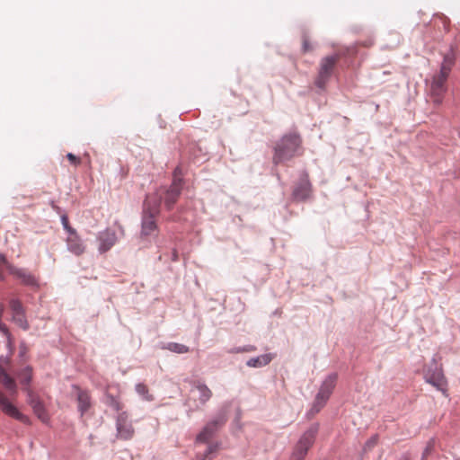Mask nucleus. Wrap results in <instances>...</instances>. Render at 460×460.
<instances>
[{"label": "nucleus", "mask_w": 460, "mask_h": 460, "mask_svg": "<svg viewBox=\"0 0 460 460\" xmlns=\"http://www.w3.org/2000/svg\"><path fill=\"white\" fill-rule=\"evenodd\" d=\"M182 189L181 171L179 167L174 170L173 180L169 187H160L155 192L146 196L143 207L142 228L140 237L147 239L158 234L155 221L160 213V206L164 202L166 209L171 210L177 202Z\"/></svg>", "instance_id": "1"}, {"label": "nucleus", "mask_w": 460, "mask_h": 460, "mask_svg": "<svg viewBox=\"0 0 460 460\" xmlns=\"http://www.w3.org/2000/svg\"><path fill=\"white\" fill-rule=\"evenodd\" d=\"M302 138L299 134H285L274 146L273 163L279 164L302 154Z\"/></svg>", "instance_id": "2"}, {"label": "nucleus", "mask_w": 460, "mask_h": 460, "mask_svg": "<svg viewBox=\"0 0 460 460\" xmlns=\"http://www.w3.org/2000/svg\"><path fill=\"white\" fill-rule=\"evenodd\" d=\"M0 383L9 392L15 393L16 385L14 380L6 374L4 368L0 366ZM0 410L6 415L24 423L29 424L30 420L27 416L19 411V410L0 392Z\"/></svg>", "instance_id": "3"}, {"label": "nucleus", "mask_w": 460, "mask_h": 460, "mask_svg": "<svg viewBox=\"0 0 460 460\" xmlns=\"http://www.w3.org/2000/svg\"><path fill=\"white\" fill-rule=\"evenodd\" d=\"M337 378L338 375L332 373L324 379L315 396L311 412L317 413L325 405L336 385Z\"/></svg>", "instance_id": "4"}, {"label": "nucleus", "mask_w": 460, "mask_h": 460, "mask_svg": "<svg viewBox=\"0 0 460 460\" xmlns=\"http://www.w3.org/2000/svg\"><path fill=\"white\" fill-rule=\"evenodd\" d=\"M341 58L340 54H333L332 56L324 57L321 59L319 64L318 76L315 84L318 87L323 88L331 78L335 66Z\"/></svg>", "instance_id": "5"}, {"label": "nucleus", "mask_w": 460, "mask_h": 460, "mask_svg": "<svg viewBox=\"0 0 460 460\" xmlns=\"http://www.w3.org/2000/svg\"><path fill=\"white\" fill-rule=\"evenodd\" d=\"M317 427H311L300 438L293 451L291 460H303L314 442Z\"/></svg>", "instance_id": "6"}, {"label": "nucleus", "mask_w": 460, "mask_h": 460, "mask_svg": "<svg viewBox=\"0 0 460 460\" xmlns=\"http://www.w3.org/2000/svg\"><path fill=\"white\" fill-rule=\"evenodd\" d=\"M424 377L428 383L431 384L438 390L446 392L447 380L441 366L438 364L435 358L432 359L431 366L425 370Z\"/></svg>", "instance_id": "7"}, {"label": "nucleus", "mask_w": 460, "mask_h": 460, "mask_svg": "<svg viewBox=\"0 0 460 460\" xmlns=\"http://www.w3.org/2000/svg\"><path fill=\"white\" fill-rule=\"evenodd\" d=\"M447 77L448 75L440 73L433 76L429 89V96L436 106H439L443 102L444 95L447 92L446 82Z\"/></svg>", "instance_id": "8"}, {"label": "nucleus", "mask_w": 460, "mask_h": 460, "mask_svg": "<svg viewBox=\"0 0 460 460\" xmlns=\"http://www.w3.org/2000/svg\"><path fill=\"white\" fill-rule=\"evenodd\" d=\"M226 423V419L223 416H219L215 420L207 423L202 430L197 436V442L206 443L214 436L217 429Z\"/></svg>", "instance_id": "9"}, {"label": "nucleus", "mask_w": 460, "mask_h": 460, "mask_svg": "<svg viewBox=\"0 0 460 460\" xmlns=\"http://www.w3.org/2000/svg\"><path fill=\"white\" fill-rule=\"evenodd\" d=\"M312 195V184L308 174L304 173L293 190V197L296 200H306Z\"/></svg>", "instance_id": "10"}, {"label": "nucleus", "mask_w": 460, "mask_h": 460, "mask_svg": "<svg viewBox=\"0 0 460 460\" xmlns=\"http://www.w3.org/2000/svg\"><path fill=\"white\" fill-rule=\"evenodd\" d=\"M117 431L120 438L129 439L134 435V429L131 423L128 421V415L123 411L119 414L117 418Z\"/></svg>", "instance_id": "11"}, {"label": "nucleus", "mask_w": 460, "mask_h": 460, "mask_svg": "<svg viewBox=\"0 0 460 460\" xmlns=\"http://www.w3.org/2000/svg\"><path fill=\"white\" fill-rule=\"evenodd\" d=\"M98 250L101 253L108 252L117 242L115 231L107 228L98 234Z\"/></svg>", "instance_id": "12"}, {"label": "nucleus", "mask_w": 460, "mask_h": 460, "mask_svg": "<svg viewBox=\"0 0 460 460\" xmlns=\"http://www.w3.org/2000/svg\"><path fill=\"white\" fill-rule=\"evenodd\" d=\"M66 242L68 251L75 255L80 256L85 252V245L76 231L68 234Z\"/></svg>", "instance_id": "13"}, {"label": "nucleus", "mask_w": 460, "mask_h": 460, "mask_svg": "<svg viewBox=\"0 0 460 460\" xmlns=\"http://www.w3.org/2000/svg\"><path fill=\"white\" fill-rule=\"evenodd\" d=\"M192 392L198 393V403L196 409L205 405L212 397L211 390L205 385L199 381L193 383Z\"/></svg>", "instance_id": "14"}, {"label": "nucleus", "mask_w": 460, "mask_h": 460, "mask_svg": "<svg viewBox=\"0 0 460 460\" xmlns=\"http://www.w3.org/2000/svg\"><path fill=\"white\" fill-rule=\"evenodd\" d=\"M29 403L32 407L34 413L42 422L47 423L49 420V417L45 410L43 403L37 396L33 395L31 393H29Z\"/></svg>", "instance_id": "15"}, {"label": "nucleus", "mask_w": 460, "mask_h": 460, "mask_svg": "<svg viewBox=\"0 0 460 460\" xmlns=\"http://www.w3.org/2000/svg\"><path fill=\"white\" fill-rule=\"evenodd\" d=\"M73 388L76 391L78 410L81 414H84L91 407L90 395L86 391L81 390L78 386L74 385Z\"/></svg>", "instance_id": "16"}, {"label": "nucleus", "mask_w": 460, "mask_h": 460, "mask_svg": "<svg viewBox=\"0 0 460 460\" xmlns=\"http://www.w3.org/2000/svg\"><path fill=\"white\" fill-rule=\"evenodd\" d=\"M12 274L21 281L22 284L26 286H37V279L28 270L23 269H13Z\"/></svg>", "instance_id": "17"}, {"label": "nucleus", "mask_w": 460, "mask_h": 460, "mask_svg": "<svg viewBox=\"0 0 460 460\" xmlns=\"http://www.w3.org/2000/svg\"><path fill=\"white\" fill-rule=\"evenodd\" d=\"M455 60L456 55L453 49H450L447 54L444 55L439 73L446 75H449L450 71L455 64Z\"/></svg>", "instance_id": "18"}, {"label": "nucleus", "mask_w": 460, "mask_h": 460, "mask_svg": "<svg viewBox=\"0 0 460 460\" xmlns=\"http://www.w3.org/2000/svg\"><path fill=\"white\" fill-rule=\"evenodd\" d=\"M274 358L271 353L263 354L256 358H250L246 365L250 367H261L268 365Z\"/></svg>", "instance_id": "19"}, {"label": "nucleus", "mask_w": 460, "mask_h": 460, "mask_svg": "<svg viewBox=\"0 0 460 460\" xmlns=\"http://www.w3.org/2000/svg\"><path fill=\"white\" fill-rule=\"evenodd\" d=\"M12 320L16 325H18L20 328H22L24 331L28 330L30 327L29 323L26 318V315H25V311L13 314Z\"/></svg>", "instance_id": "20"}, {"label": "nucleus", "mask_w": 460, "mask_h": 460, "mask_svg": "<svg viewBox=\"0 0 460 460\" xmlns=\"http://www.w3.org/2000/svg\"><path fill=\"white\" fill-rule=\"evenodd\" d=\"M166 349L170 351L178 353V354H184L190 351L189 347L176 342H170L167 344Z\"/></svg>", "instance_id": "21"}, {"label": "nucleus", "mask_w": 460, "mask_h": 460, "mask_svg": "<svg viewBox=\"0 0 460 460\" xmlns=\"http://www.w3.org/2000/svg\"><path fill=\"white\" fill-rule=\"evenodd\" d=\"M136 391L146 401H152L154 399L153 395L149 394L147 386L144 384H137L136 385Z\"/></svg>", "instance_id": "22"}, {"label": "nucleus", "mask_w": 460, "mask_h": 460, "mask_svg": "<svg viewBox=\"0 0 460 460\" xmlns=\"http://www.w3.org/2000/svg\"><path fill=\"white\" fill-rule=\"evenodd\" d=\"M9 306L12 311V315L16 313H22V312L25 311L22 302L16 298H12L9 301Z\"/></svg>", "instance_id": "23"}, {"label": "nucleus", "mask_w": 460, "mask_h": 460, "mask_svg": "<svg viewBox=\"0 0 460 460\" xmlns=\"http://www.w3.org/2000/svg\"><path fill=\"white\" fill-rule=\"evenodd\" d=\"M4 313V305L0 303V332H3L8 339L9 343H11V334L7 326L2 322V317Z\"/></svg>", "instance_id": "24"}, {"label": "nucleus", "mask_w": 460, "mask_h": 460, "mask_svg": "<svg viewBox=\"0 0 460 460\" xmlns=\"http://www.w3.org/2000/svg\"><path fill=\"white\" fill-rule=\"evenodd\" d=\"M18 378L22 385H28L31 378V369L29 367H25L19 373Z\"/></svg>", "instance_id": "25"}, {"label": "nucleus", "mask_w": 460, "mask_h": 460, "mask_svg": "<svg viewBox=\"0 0 460 460\" xmlns=\"http://www.w3.org/2000/svg\"><path fill=\"white\" fill-rule=\"evenodd\" d=\"M61 223L63 225L64 229L66 231L67 234L72 233V231H76L69 225L68 217L66 215L61 216Z\"/></svg>", "instance_id": "26"}, {"label": "nucleus", "mask_w": 460, "mask_h": 460, "mask_svg": "<svg viewBox=\"0 0 460 460\" xmlns=\"http://www.w3.org/2000/svg\"><path fill=\"white\" fill-rule=\"evenodd\" d=\"M218 449V447L217 445L216 444H210L207 449V452L203 457L202 460H210L211 459V456L210 455H212L213 453L217 452Z\"/></svg>", "instance_id": "27"}, {"label": "nucleus", "mask_w": 460, "mask_h": 460, "mask_svg": "<svg viewBox=\"0 0 460 460\" xmlns=\"http://www.w3.org/2000/svg\"><path fill=\"white\" fill-rule=\"evenodd\" d=\"M66 158L68 159V161L74 164L75 166H77L81 164V159L76 157L75 155H73L72 153H68L66 155Z\"/></svg>", "instance_id": "28"}, {"label": "nucleus", "mask_w": 460, "mask_h": 460, "mask_svg": "<svg viewBox=\"0 0 460 460\" xmlns=\"http://www.w3.org/2000/svg\"><path fill=\"white\" fill-rule=\"evenodd\" d=\"M302 47H303L304 52H308L313 49V48L310 44V40H309L308 37L305 35L303 37V46Z\"/></svg>", "instance_id": "29"}, {"label": "nucleus", "mask_w": 460, "mask_h": 460, "mask_svg": "<svg viewBox=\"0 0 460 460\" xmlns=\"http://www.w3.org/2000/svg\"><path fill=\"white\" fill-rule=\"evenodd\" d=\"M437 20L442 24L446 31H449V20L447 17L439 16Z\"/></svg>", "instance_id": "30"}, {"label": "nucleus", "mask_w": 460, "mask_h": 460, "mask_svg": "<svg viewBox=\"0 0 460 460\" xmlns=\"http://www.w3.org/2000/svg\"><path fill=\"white\" fill-rule=\"evenodd\" d=\"M433 444H434V442H433V441H430V442L428 444V446H427V447H426V449H425V451H424V453H423V456H422L423 458H424V457H426V456L429 454V452L431 451V449H432V447H433Z\"/></svg>", "instance_id": "31"}, {"label": "nucleus", "mask_w": 460, "mask_h": 460, "mask_svg": "<svg viewBox=\"0 0 460 460\" xmlns=\"http://www.w3.org/2000/svg\"><path fill=\"white\" fill-rule=\"evenodd\" d=\"M111 405L116 411H120L122 409L121 403L116 400H112Z\"/></svg>", "instance_id": "32"}, {"label": "nucleus", "mask_w": 460, "mask_h": 460, "mask_svg": "<svg viewBox=\"0 0 460 460\" xmlns=\"http://www.w3.org/2000/svg\"><path fill=\"white\" fill-rule=\"evenodd\" d=\"M376 438H373L372 439H370V440L367 442V445L368 447H372V446L376 445Z\"/></svg>", "instance_id": "33"}, {"label": "nucleus", "mask_w": 460, "mask_h": 460, "mask_svg": "<svg viewBox=\"0 0 460 460\" xmlns=\"http://www.w3.org/2000/svg\"><path fill=\"white\" fill-rule=\"evenodd\" d=\"M51 207H52V208H53V209H55V210H57V211H58V210H59V208L55 204V202H54V201H52V202H51Z\"/></svg>", "instance_id": "34"}, {"label": "nucleus", "mask_w": 460, "mask_h": 460, "mask_svg": "<svg viewBox=\"0 0 460 460\" xmlns=\"http://www.w3.org/2000/svg\"><path fill=\"white\" fill-rule=\"evenodd\" d=\"M249 349H237V352H240V351H248Z\"/></svg>", "instance_id": "35"}]
</instances>
